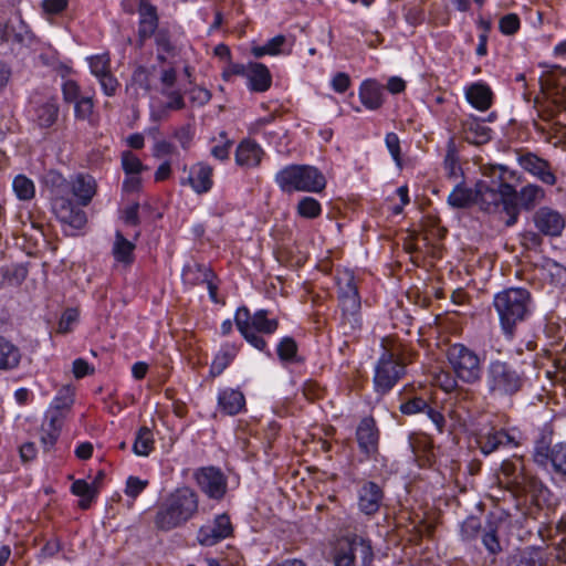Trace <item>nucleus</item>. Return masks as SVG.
<instances>
[{"mask_svg": "<svg viewBox=\"0 0 566 566\" xmlns=\"http://www.w3.org/2000/svg\"><path fill=\"white\" fill-rule=\"evenodd\" d=\"M331 556L334 566H369L375 553L369 537L348 533L337 539Z\"/></svg>", "mask_w": 566, "mask_h": 566, "instance_id": "obj_7", "label": "nucleus"}, {"mask_svg": "<svg viewBox=\"0 0 566 566\" xmlns=\"http://www.w3.org/2000/svg\"><path fill=\"white\" fill-rule=\"evenodd\" d=\"M135 243L124 237L120 231L115 232L114 242L112 245V255L118 264L129 266L135 260Z\"/></svg>", "mask_w": 566, "mask_h": 566, "instance_id": "obj_32", "label": "nucleus"}, {"mask_svg": "<svg viewBox=\"0 0 566 566\" xmlns=\"http://www.w3.org/2000/svg\"><path fill=\"white\" fill-rule=\"evenodd\" d=\"M428 409V402L426 399L421 397H413L405 402H402L399 407L401 413L407 416L417 415L420 412H424Z\"/></svg>", "mask_w": 566, "mask_h": 566, "instance_id": "obj_51", "label": "nucleus"}, {"mask_svg": "<svg viewBox=\"0 0 566 566\" xmlns=\"http://www.w3.org/2000/svg\"><path fill=\"white\" fill-rule=\"evenodd\" d=\"M71 491L74 495L81 497L78 505L81 509H88L95 499L97 491L92 483L85 480H76L72 483Z\"/></svg>", "mask_w": 566, "mask_h": 566, "instance_id": "obj_38", "label": "nucleus"}, {"mask_svg": "<svg viewBox=\"0 0 566 566\" xmlns=\"http://www.w3.org/2000/svg\"><path fill=\"white\" fill-rule=\"evenodd\" d=\"M97 80L105 95L114 96L116 94L119 83L112 73L101 76Z\"/></svg>", "mask_w": 566, "mask_h": 566, "instance_id": "obj_61", "label": "nucleus"}, {"mask_svg": "<svg viewBox=\"0 0 566 566\" xmlns=\"http://www.w3.org/2000/svg\"><path fill=\"white\" fill-rule=\"evenodd\" d=\"M482 543L491 554H495L501 549L496 532L492 525H490L488 530H484L482 535Z\"/></svg>", "mask_w": 566, "mask_h": 566, "instance_id": "obj_60", "label": "nucleus"}, {"mask_svg": "<svg viewBox=\"0 0 566 566\" xmlns=\"http://www.w3.org/2000/svg\"><path fill=\"white\" fill-rule=\"evenodd\" d=\"M139 27L138 36L143 42L155 34L158 28L157 8L147 0H140L138 6Z\"/></svg>", "mask_w": 566, "mask_h": 566, "instance_id": "obj_24", "label": "nucleus"}, {"mask_svg": "<svg viewBox=\"0 0 566 566\" xmlns=\"http://www.w3.org/2000/svg\"><path fill=\"white\" fill-rule=\"evenodd\" d=\"M154 436L149 428L142 427L136 434L133 451L138 457H147L154 449Z\"/></svg>", "mask_w": 566, "mask_h": 566, "instance_id": "obj_39", "label": "nucleus"}, {"mask_svg": "<svg viewBox=\"0 0 566 566\" xmlns=\"http://www.w3.org/2000/svg\"><path fill=\"white\" fill-rule=\"evenodd\" d=\"M184 175L179 178L182 187H189L197 195L209 192L213 187V168L205 163L198 161L191 166H182Z\"/></svg>", "mask_w": 566, "mask_h": 566, "instance_id": "obj_11", "label": "nucleus"}, {"mask_svg": "<svg viewBox=\"0 0 566 566\" xmlns=\"http://www.w3.org/2000/svg\"><path fill=\"white\" fill-rule=\"evenodd\" d=\"M475 203L486 212H495L500 208L506 213L505 224L512 227L517 222V191L507 182L480 180L475 185Z\"/></svg>", "mask_w": 566, "mask_h": 566, "instance_id": "obj_4", "label": "nucleus"}, {"mask_svg": "<svg viewBox=\"0 0 566 566\" xmlns=\"http://www.w3.org/2000/svg\"><path fill=\"white\" fill-rule=\"evenodd\" d=\"M358 97L368 111H377L384 105L385 87L376 80H365L359 85Z\"/></svg>", "mask_w": 566, "mask_h": 566, "instance_id": "obj_22", "label": "nucleus"}, {"mask_svg": "<svg viewBox=\"0 0 566 566\" xmlns=\"http://www.w3.org/2000/svg\"><path fill=\"white\" fill-rule=\"evenodd\" d=\"M274 181L284 193H318L326 187L325 176L311 165H286L275 174Z\"/></svg>", "mask_w": 566, "mask_h": 566, "instance_id": "obj_6", "label": "nucleus"}, {"mask_svg": "<svg viewBox=\"0 0 566 566\" xmlns=\"http://www.w3.org/2000/svg\"><path fill=\"white\" fill-rule=\"evenodd\" d=\"M406 374V363L397 354L385 349L375 367L373 384L379 395L388 394Z\"/></svg>", "mask_w": 566, "mask_h": 566, "instance_id": "obj_10", "label": "nucleus"}, {"mask_svg": "<svg viewBox=\"0 0 566 566\" xmlns=\"http://www.w3.org/2000/svg\"><path fill=\"white\" fill-rule=\"evenodd\" d=\"M232 524L227 514H220L213 521L202 525L197 533V541L202 546H213L232 534Z\"/></svg>", "mask_w": 566, "mask_h": 566, "instance_id": "obj_16", "label": "nucleus"}, {"mask_svg": "<svg viewBox=\"0 0 566 566\" xmlns=\"http://www.w3.org/2000/svg\"><path fill=\"white\" fill-rule=\"evenodd\" d=\"M493 305L501 329L510 339L514 336L516 326L526 321L534 308L531 293L523 287H510L496 293Z\"/></svg>", "mask_w": 566, "mask_h": 566, "instance_id": "obj_2", "label": "nucleus"}, {"mask_svg": "<svg viewBox=\"0 0 566 566\" xmlns=\"http://www.w3.org/2000/svg\"><path fill=\"white\" fill-rule=\"evenodd\" d=\"M286 38L282 34L266 41L263 45H254L251 48V53L254 57L260 59L264 55L275 56L283 53V46Z\"/></svg>", "mask_w": 566, "mask_h": 566, "instance_id": "obj_37", "label": "nucleus"}, {"mask_svg": "<svg viewBox=\"0 0 566 566\" xmlns=\"http://www.w3.org/2000/svg\"><path fill=\"white\" fill-rule=\"evenodd\" d=\"M464 97L473 108L485 112L491 108L494 94L489 84L478 81L465 86Z\"/></svg>", "mask_w": 566, "mask_h": 566, "instance_id": "obj_21", "label": "nucleus"}, {"mask_svg": "<svg viewBox=\"0 0 566 566\" xmlns=\"http://www.w3.org/2000/svg\"><path fill=\"white\" fill-rule=\"evenodd\" d=\"M1 39L11 45H28L32 34L21 21H9L1 30Z\"/></svg>", "mask_w": 566, "mask_h": 566, "instance_id": "obj_31", "label": "nucleus"}, {"mask_svg": "<svg viewBox=\"0 0 566 566\" xmlns=\"http://www.w3.org/2000/svg\"><path fill=\"white\" fill-rule=\"evenodd\" d=\"M478 443L481 452L488 455L501 448L517 447L518 433L514 430L507 431L504 429H491L489 432L480 436Z\"/></svg>", "mask_w": 566, "mask_h": 566, "instance_id": "obj_18", "label": "nucleus"}, {"mask_svg": "<svg viewBox=\"0 0 566 566\" xmlns=\"http://www.w3.org/2000/svg\"><path fill=\"white\" fill-rule=\"evenodd\" d=\"M357 441L361 451L370 454L377 450L378 430L373 418H364L356 431Z\"/></svg>", "mask_w": 566, "mask_h": 566, "instance_id": "obj_27", "label": "nucleus"}, {"mask_svg": "<svg viewBox=\"0 0 566 566\" xmlns=\"http://www.w3.org/2000/svg\"><path fill=\"white\" fill-rule=\"evenodd\" d=\"M296 211L302 218L314 219L322 213V206L313 197H303L296 206Z\"/></svg>", "mask_w": 566, "mask_h": 566, "instance_id": "obj_44", "label": "nucleus"}, {"mask_svg": "<svg viewBox=\"0 0 566 566\" xmlns=\"http://www.w3.org/2000/svg\"><path fill=\"white\" fill-rule=\"evenodd\" d=\"M196 128L191 124H185L172 132V137L178 142L182 150L187 151L191 148Z\"/></svg>", "mask_w": 566, "mask_h": 566, "instance_id": "obj_46", "label": "nucleus"}, {"mask_svg": "<svg viewBox=\"0 0 566 566\" xmlns=\"http://www.w3.org/2000/svg\"><path fill=\"white\" fill-rule=\"evenodd\" d=\"M176 151V146L166 139L157 140L153 147V155L158 158L171 156Z\"/></svg>", "mask_w": 566, "mask_h": 566, "instance_id": "obj_62", "label": "nucleus"}, {"mask_svg": "<svg viewBox=\"0 0 566 566\" xmlns=\"http://www.w3.org/2000/svg\"><path fill=\"white\" fill-rule=\"evenodd\" d=\"M263 154V149L256 143L242 140L235 150V163L244 168H253L260 165Z\"/></svg>", "mask_w": 566, "mask_h": 566, "instance_id": "obj_29", "label": "nucleus"}, {"mask_svg": "<svg viewBox=\"0 0 566 566\" xmlns=\"http://www.w3.org/2000/svg\"><path fill=\"white\" fill-rule=\"evenodd\" d=\"M57 99L50 95H35L31 98L28 115L40 128L51 127L59 117Z\"/></svg>", "mask_w": 566, "mask_h": 566, "instance_id": "obj_12", "label": "nucleus"}, {"mask_svg": "<svg viewBox=\"0 0 566 566\" xmlns=\"http://www.w3.org/2000/svg\"><path fill=\"white\" fill-rule=\"evenodd\" d=\"M77 319H78V312L76 308L65 310V312L62 314L60 322H59V326H57L59 333L66 334V333L71 332L73 328V325L77 322Z\"/></svg>", "mask_w": 566, "mask_h": 566, "instance_id": "obj_55", "label": "nucleus"}, {"mask_svg": "<svg viewBox=\"0 0 566 566\" xmlns=\"http://www.w3.org/2000/svg\"><path fill=\"white\" fill-rule=\"evenodd\" d=\"M337 285H338V296L340 294H350L358 292V287L355 281V277L352 272H344L338 275L337 277Z\"/></svg>", "mask_w": 566, "mask_h": 566, "instance_id": "obj_53", "label": "nucleus"}, {"mask_svg": "<svg viewBox=\"0 0 566 566\" xmlns=\"http://www.w3.org/2000/svg\"><path fill=\"white\" fill-rule=\"evenodd\" d=\"M545 196V191L537 185H526L517 192V203L530 209L535 206V203L539 202Z\"/></svg>", "mask_w": 566, "mask_h": 566, "instance_id": "obj_40", "label": "nucleus"}, {"mask_svg": "<svg viewBox=\"0 0 566 566\" xmlns=\"http://www.w3.org/2000/svg\"><path fill=\"white\" fill-rule=\"evenodd\" d=\"M199 507L197 493L190 488L176 489L159 505L155 524L161 531H171L195 517Z\"/></svg>", "mask_w": 566, "mask_h": 566, "instance_id": "obj_3", "label": "nucleus"}, {"mask_svg": "<svg viewBox=\"0 0 566 566\" xmlns=\"http://www.w3.org/2000/svg\"><path fill=\"white\" fill-rule=\"evenodd\" d=\"M475 187L472 189L460 182L449 193L447 202L454 209H464L475 203Z\"/></svg>", "mask_w": 566, "mask_h": 566, "instance_id": "obj_35", "label": "nucleus"}, {"mask_svg": "<svg viewBox=\"0 0 566 566\" xmlns=\"http://www.w3.org/2000/svg\"><path fill=\"white\" fill-rule=\"evenodd\" d=\"M447 360L455 378L465 385L480 382L483 375V359L468 346L455 343L447 349Z\"/></svg>", "mask_w": 566, "mask_h": 566, "instance_id": "obj_9", "label": "nucleus"}, {"mask_svg": "<svg viewBox=\"0 0 566 566\" xmlns=\"http://www.w3.org/2000/svg\"><path fill=\"white\" fill-rule=\"evenodd\" d=\"M91 73L96 77L111 73V59L107 53L96 54L87 57Z\"/></svg>", "mask_w": 566, "mask_h": 566, "instance_id": "obj_43", "label": "nucleus"}, {"mask_svg": "<svg viewBox=\"0 0 566 566\" xmlns=\"http://www.w3.org/2000/svg\"><path fill=\"white\" fill-rule=\"evenodd\" d=\"M501 472L506 479V483L520 488L523 483L522 475V463L520 460L516 461H504L501 465Z\"/></svg>", "mask_w": 566, "mask_h": 566, "instance_id": "obj_42", "label": "nucleus"}, {"mask_svg": "<svg viewBox=\"0 0 566 566\" xmlns=\"http://www.w3.org/2000/svg\"><path fill=\"white\" fill-rule=\"evenodd\" d=\"M195 479L200 490L210 499L220 500L227 492V479L214 468L207 467L196 471Z\"/></svg>", "mask_w": 566, "mask_h": 566, "instance_id": "obj_14", "label": "nucleus"}, {"mask_svg": "<svg viewBox=\"0 0 566 566\" xmlns=\"http://www.w3.org/2000/svg\"><path fill=\"white\" fill-rule=\"evenodd\" d=\"M385 145L387 150L389 151L396 167L398 169H402V157H401V147L400 139L396 133H387L385 136Z\"/></svg>", "mask_w": 566, "mask_h": 566, "instance_id": "obj_47", "label": "nucleus"}, {"mask_svg": "<svg viewBox=\"0 0 566 566\" xmlns=\"http://www.w3.org/2000/svg\"><path fill=\"white\" fill-rule=\"evenodd\" d=\"M20 359V349L13 343L0 336V369H13L19 365Z\"/></svg>", "mask_w": 566, "mask_h": 566, "instance_id": "obj_36", "label": "nucleus"}, {"mask_svg": "<svg viewBox=\"0 0 566 566\" xmlns=\"http://www.w3.org/2000/svg\"><path fill=\"white\" fill-rule=\"evenodd\" d=\"M544 271L551 277L555 285L566 284V268L553 260H547L544 264Z\"/></svg>", "mask_w": 566, "mask_h": 566, "instance_id": "obj_48", "label": "nucleus"}, {"mask_svg": "<svg viewBox=\"0 0 566 566\" xmlns=\"http://www.w3.org/2000/svg\"><path fill=\"white\" fill-rule=\"evenodd\" d=\"M94 104L92 97H82L74 103V113L77 119L86 120L90 119L93 113Z\"/></svg>", "mask_w": 566, "mask_h": 566, "instance_id": "obj_54", "label": "nucleus"}, {"mask_svg": "<svg viewBox=\"0 0 566 566\" xmlns=\"http://www.w3.org/2000/svg\"><path fill=\"white\" fill-rule=\"evenodd\" d=\"M163 96L167 98L166 103H153L150 105V118L160 122L168 118L172 111L184 109L186 106L184 95L179 90H160Z\"/></svg>", "mask_w": 566, "mask_h": 566, "instance_id": "obj_20", "label": "nucleus"}, {"mask_svg": "<svg viewBox=\"0 0 566 566\" xmlns=\"http://www.w3.org/2000/svg\"><path fill=\"white\" fill-rule=\"evenodd\" d=\"M340 308L343 312V322L349 324L352 329H356L360 325V296L358 292L350 294H340L338 296Z\"/></svg>", "mask_w": 566, "mask_h": 566, "instance_id": "obj_30", "label": "nucleus"}, {"mask_svg": "<svg viewBox=\"0 0 566 566\" xmlns=\"http://www.w3.org/2000/svg\"><path fill=\"white\" fill-rule=\"evenodd\" d=\"M64 415L59 411H49L41 427L40 440L45 450L51 449L60 434Z\"/></svg>", "mask_w": 566, "mask_h": 566, "instance_id": "obj_26", "label": "nucleus"}, {"mask_svg": "<svg viewBox=\"0 0 566 566\" xmlns=\"http://www.w3.org/2000/svg\"><path fill=\"white\" fill-rule=\"evenodd\" d=\"M350 77L345 72L336 73L331 81L332 88L337 93H345L350 86Z\"/></svg>", "mask_w": 566, "mask_h": 566, "instance_id": "obj_64", "label": "nucleus"}, {"mask_svg": "<svg viewBox=\"0 0 566 566\" xmlns=\"http://www.w3.org/2000/svg\"><path fill=\"white\" fill-rule=\"evenodd\" d=\"M518 163L525 171L537 178L543 184L547 186H554L556 184V176L547 160L533 153H527L520 156Z\"/></svg>", "mask_w": 566, "mask_h": 566, "instance_id": "obj_19", "label": "nucleus"}, {"mask_svg": "<svg viewBox=\"0 0 566 566\" xmlns=\"http://www.w3.org/2000/svg\"><path fill=\"white\" fill-rule=\"evenodd\" d=\"M50 191L51 209L56 219L63 224L69 235L86 224V213L70 198L73 195L80 206L86 207L96 193L95 179L85 174H77L65 179L61 174L50 171L45 179Z\"/></svg>", "mask_w": 566, "mask_h": 566, "instance_id": "obj_1", "label": "nucleus"}, {"mask_svg": "<svg viewBox=\"0 0 566 566\" xmlns=\"http://www.w3.org/2000/svg\"><path fill=\"white\" fill-rule=\"evenodd\" d=\"M189 98L191 103L203 106L211 99V93L205 87L196 86L189 91Z\"/></svg>", "mask_w": 566, "mask_h": 566, "instance_id": "obj_63", "label": "nucleus"}, {"mask_svg": "<svg viewBox=\"0 0 566 566\" xmlns=\"http://www.w3.org/2000/svg\"><path fill=\"white\" fill-rule=\"evenodd\" d=\"M247 87L250 92L264 93L272 85V75L266 65L258 62H250L247 75Z\"/></svg>", "mask_w": 566, "mask_h": 566, "instance_id": "obj_25", "label": "nucleus"}, {"mask_svg": "<svg viewBox=\"0 0 566 566\" xmlns=\"http://www.w3.org/2000/svg\"><path fill=\"white\" fill-rule=\"evenodd\" d=\"M249 67H250V62L247 64L229 63L222 72V78L226 82H230L232 76H234V75L247 77Z\"/></svg>", "mask_w": 566, "mask_h": 566, "instance_id": "obj_57", "label": "nucleus"}, {"mask_svg": "<svg viewBox=\"0 0 566 566\" xmlns=\"http://www.w3.org/2000/svg\"><path fill=\"white\" fill-rule=\"evenodd\" d=\"M523 374L512 364L491 360L486 367L485 386L493 398H506L517 394L524 386Z\"/></svg>", "mask_w": 566, "mask_h": 566, "instance_id": "obj_8", "label": "nucleus"}, {"mask_svg": "<svg viewBox=\"0 0 566 566\" xmlns=\"http://www.w3.org/2000/svg\"><path fill=\"white\" fill-rule=\"evenodd\" d=\"M443 169L450 178H458L461 175V167L454 149L447 151L443 160Z\"/></svg>", "mask_w": 566, "mask_h": 566, "instance_id": "obj_52", "label": "nucleus"}, {"mask_svg": "<svg viewBox=\"0 0 566 566\" xmlns=\"http://www.w3.org/2000/svg\"><path fill=\"white\" fill-rule=\"evenodd\" d=\"M122 166L126 175H138L143 171L144 166L140 159L132 151H124L122 155Z\"/></svg>", "mask_w": 566, "mask_h": 566, "instance_id": "obj_50", "label": "nucleus"}, {"mask_svg": "<svg viewBox=\"0 0 566 566\" xmlns=\"http://www.w3.org/2000/svg\"><path fill=\"white\" fill-rule=\"evenodd\" d=\"M533 457L537 464L545 468L551 465L554 472L566 475V443L551 447L545 440H541L535 446Z\"/></svg>", "mask_w": 566, "mask_h": 566, "instance_id": "obj_13", "label": "nucleus"}, {"mask_svg": "<svg viewBox=\"0 0 566 566\" xmlns=\"http://www.w3.org/2000/svg\"><path fill=\"white\" fill-rule=\"evenodd\" d=\"M181 277L185 284L195 286L206 284L210 279H214L212 270L197 262H189L184 265Z\"/></svg>", "mask_w": 566, "mask_h": 566, "instance_id": "obj_33", "label": "nucleus"}, {"mask_svg": "<svg viewBox=\"0 0 566 566\" xmlns=\"http://www.w3.org/2000/svg\"><path fill=\"white\" fill-rule=\"evenodd\" d=\"M521 28V20L517 14L509 13L503 15L499 21V29L504 35H513Z\"/></svg>", "mask_w": 566, "mask_h": 566, "instance_id": "obj_49", "label": "nucleus"}, {"mask_svg": "<svg viewBox=\"0 0 566 566\" xmlns=\"http://www.w3.org/2000/svg\"><path fill=\"white\" fill-rule=\"evenodd\" d=\"M234 323L248 344L269 357L271 356L264 336H271L277 331L279 321L270 318L268 310H258L251 314L247 306H241L235 311Z\"/></svg>", "mask_w": 566, "mask_h": 566, "instance_id": "obj_5", "label": "nucleus"}, {"mask_svg": "<svg viewBox=\"0 0 566 566\" xmlns=\"http://www.w3.org/2000/svg\"><path fill=\"white\" fill-rule=\"evenodd\" d=\"M69 0H42L41 8L45 15H57L65 11Z\"/></svg>", "mask_w": 566, "mask_h": 566, "instance_id": "obj_56", "label": "nucleus"}, {"mask_svg": "<svg viewBox=\"0 0 566 566\" xmlns=\"http://www.w3.org/2000/svg\"><path fill=\"white\" fill-rule=\"evenodd\" d=\"M148 485L147 480H142L137 476H129L126 481L125 493L129 497H137Z\"/></svg>", "mask_w": 566, "mask_h": 566, "instance_id": "obj_58", "label": "nucleus"}, {"mask_svg": "<svg viewBox=\"0 0 566 566\" xmlns=\"http://www.w3.org/2000/svg\"><path fill=\"white\" fill-rule=\"evenodd\" d=\"M217 407L227 416H235L245 410V397L239 389L222 388L218 391Z\"/></svg>", "mask_w": 566, "mask_h": 566, "instance_id": "obj_23", "label": "nucleus"}, {"mask_svg": "<svg viewBox=\"0 0 566 566\" xmlns=\"http://www.w3.org/2000/svg\"><path fill=\"white\" fill-rule=\"evenodd\" d=\"M384 500L381 488L373 481H365L357 490V506L366 516H374L380 509Z\"/></svg>", "mask_w": 566, "mask_h": 566, "instance_id": "obj_17", "label": "nucleus"}, {"mask_svg": "<svg viewBox=\"0 0 566 566\" xmlns=\"http://www.w3.org/2000/svg\"><path fill=\"white\" fill-rule=\"evenodd\" d=\"M240 350V345L235 343H224L216 354L211 366L210 375L217 377L233 361Z\"/></svg>", "mask_w": 566, "mask_h": 566, "instance_id": "obj_34", "label": "nucleus"}, {"mask_svg": "<svg viewBox=\"0 0 566 566\" xmlns=\"http://www.w3.org/2000/svg\"><path fill=\"white\" fill-rule=\"evenodd\" d=\"M462 134L468 143L474 145H482L491 139V129L474 116L462 122Z\"/></svg>", "mask_w": 566, "mask_h": 566, "instance_id": "obj_28", "label": "nucleus"}, {"mask_svg": "<svg viewBox=\"0 0 566 566\" xmlns=\"http://www.w3.org/2000/svg\"><path fill=\"white\" fill-rule=\"evenodd\" d=\"M12 188L19 200L28 201L35 196V186L32 179L18 175L12 181Z\"/></svg>", "mask_w": 566, "mask_h": 566, "instance_id": "obj_41", "label": "nucleus"}, {"mask_svg": "<svg viewBox=\"0 0 566 566\" xmlns=\"http://www.w3.org/2000/svg\"><path fill=\"white\" fill-rule=\"evenodd\" d=\"M532 219L538 232L551 238L560 237L566 226L565 217L549 207L537 209Z\"/></svg>", "mask_w": 566, "mask_h": 566, "instance_id": "obj_15", "label": "nucleus"}, {"mask_svg": "<svg viewBox=\"0 0 566 566\" xmlns=\"http://www.w3.org/2000/svg\"><path fill=\"white\" fill-rule=\"evenodd\" d=\"M63 99L66 103H76L80 98L81 90L78 84L73 80H67L62 85Z\"/></svg>", "mask_w": 566, "mask_h": 566, "instance_id": "obj_59", "label": "nucleus"}, {"mask_svg": "<svg viewBox=\"0 0 566 566\" xmlns=\"http://www.w3.org/2000/svg\"><path fill=\"white\" fill-rule=\"evenodd\" d=\"M276 353L282 361H295L297 355V344L292 337L285 336L279 342Z\"/></svg>", "mask_w": 566, "mask_h": 566, "instance_id": "obj_45", "label": "nucleus"}]
</instances>
